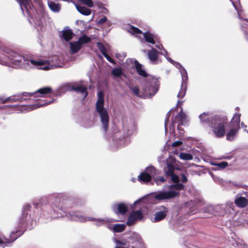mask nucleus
<instances>
[{"mask_svg":"<svg viewBox=\"0 0 248 248\" xmlns=\"http://www.w3.org/2000/svg\"><path fill=\"white\" fill-rule=\"evenodd\" d=\"M115 248H122L121 247H120V246H117Z\"/></svg>","mask_w":248,"mask_h":248,"instance_id":"nucleus-62","label":"nucleus"},{"mask_svg":"<svg viewBox=\"0 0 248 248\" xmlns=\"http://www.w3.org/2000/svg\"><path fill=\"white\" fill-rule=\"evenodd\" d=\"M105 22H107L108 24H110V21L108 20V19L106 16H103L100 19L97 21L98 25H101Z\"/></svg>","mask_w":248,"mask_h":248,"instance_id":"nucleus-45","label":"nucleus"},{"mask_svg":"<svg viewBox=\"0 0 248 248\" xmlns=\"http://www.w3.org/2000/svg\"><path fill=\"white\" fill-rule=\"evenodd\" d=\"M111 74L115 77H120L122 74V69L120 67L114 68L111 71Z\"/></svg>","mask_w":248,"mask_h":248,"instance_id":"nucleus-38","label":"nucleus"},{"mask_svg":"<svg viewBox=\"0 0 248 248\" xmlns=\"http://www.w3.org/2000/svg\"><path fill=\"white\" fill-rule=\"evenodd\" d=\"M95 108L96 115L99 116L103 130L106 133L108 128L109 118L108 113L104 108V94L102 92L98 93V100L96 103Z\"/></svg>","mask_w":248,"mask_h":248,"instance_id":"nucleus-4","label":"nucleus"},{"mask_svg":"<svg viewBox=\"0 0 248 248\" xmlns=\"http://www.w3.org/2000/svg\"><path fill=\"white\" fill-rule=\"evenodd\" d=\"M114 242L118 246H125L126 245V241L123 240V241H120L118 240L115 238H114Z\"/></svg>","mask_w":248,"mask_h":248,"instance_id":"nucleus-47","label":"nucleus"},{"mask_svg":"<svg viewBox=\"0 0 248 248\" xmlns=\"http://www.w3.org/2000/svg\"><path fill=\"white\" fill-rule=\"evenodd\" d=\"M235 109L237 110H239V108L238 107H236Z\"/></svg>","mask_w":248,"mask_h":248,"instance_id":"nucleus-63","label":"nucleus"},{"mask_svg":"<svg viewBox=\"0 0 248 248\" xmlns=\"http://www.w3.org/2000/svg\"><path fill=\"white\" fill-rule=\"evenodd\" d=\"M217 116H212L208 112H203L199 116L201 122L210 125Z\"/></svg>","mask_w":248,"mask_h":248,"instance_id":"nucleus-21","label":"nucleus"},{"mask_svg":"<svg viewBox=\"0 0 248 248\" xmlns=\"http://www.w3.org/2000/svg\"><path fill=\"white\" fill-rule=\"evenodd\" d=\"M127 30L131 33L136 34L137 36L138 34H142V31L140 29L131 25L127 27Z\"/></svg>","mask_w":248,"mask_h":248,"instance_id":"nucleus-34","label":"nucleus"},{"mask_svg":"<svg viewBox=\"0 0 248 248\" xmlns=\"http://www.w3.org/2000/svg\"><path fill=\"white\" fill-rule=\"evenodd\" d=\"M214 180L216 182H218V183H219L220 184L222 183V182H223V180L222 179H220V178H215Z\"/></svg>","mask_w":248,"mask_h":248,"instance_id":"nucleus-56","label":"nucleus"},{"mask_svg":"<svg viewBox=\"0 0 248 248\" xmlns=\"http://www.w3.org/2000/svg\"><path fill=\"white\" fill-rule=\"evenodd\" d=\"M97 45L98 46V48L101 51V52L102 53V54L104 56L105 55L107 54V49L105 47V46L101 43H97Z\"/></svg>","mask_w":248,"mask_h":248,"instance_id":"nucleus-42","label":"nucleus"},{"mask_svg":"<svg viewBox=\"0 0 248 248\" xmlns=\"http://www.w3.org/2000/svg\"><path fill=\"white\" fill-rule=\"evenodd\" d=\"M146 170L152 175L153 179L156 185L160 186L166 181V179L163 176H157L160 173V170L156 169L153 166H149L146 168Z\"/></svg>","mask_w":248,"mask_h":248,"instance_id":"nucleus-13","label":"nucleus"},{"mask_svg":"<svg viewBox=\"0 0 248 248\" xmlns=\"http://www.w3.org/2000/svg\"><path fill=\"white\" fill-rule=\"evenodd\" d=\"M66 198L67 195L64 193H54L48 195L47 197H41L39 200V203L41 204L42 212L39 218L47 222L53 218L66 217L65 214L74 212L66 210Z\"/></svg>","mask_w":248,"mask_h":248,"instance_id":"nucleus-1","label":"nucleus"},{"mask_svg":"<svg viewBox=\"0 0 248 248\" xmlns=\"http://www.w3.org/2000/svg\"><path fill=\"white\" fill-rule=\"evenodd\" d=\"M182 103H183V101H180V100H178L177 105H178L179 104H182Z\"/></svg>","mask_w":248,"mask_h":248,"instance_id":"nucleus-58","label":"nucleus"},{"mask_svg":"<svg viewBox=\"0 0 248 248\" xmlns=\"http://www.w3.org/2000/svg\"><path fill=\"white\" fill-rule=\"evenodd\" d=\"M116 57L117 59H118L120 61H123L122 55L120 54H116Z\"/></svg>","mask_w":248,"mask_h":248,"instance_id":"nucleus-55","label":"nucleus"},{"mask_svg":"<svg viewBox=\"0 0 248 248\" xmlns=\"http://www.w3.org/2000/svg\"><path fill=\"white\" fill-rule=\"evenodd\" d=\"M91 40V39L89 37H88L85 35H84L80 37L78 41L82 46L83 44L88 43V42H90Z\"/></svg>","mask_w":248,"mask_h":248,"instance_id":"nucleus-37","label":"nucleus"},{"mask_svg":"<svg viewBox=\"0 0 248 248\" xmlns=\"http://www.w3.org/2000/svg\"><path fill=\"white\" fill-rule=\"evenodd\" d=\"M181 177V181L183 183H186L187 181V177L184 174H182Z\"/></svg>","mask_w":248,"mask_h":248,"instance_id":"nucleus-53","label":"nucleus"},{"mask_svg":"<svg viewBox=\"0 0 248 248\" xmlns=\"http://www.w3.org/2000/svg\"><path fill=\"white\" fill-rule=\"evenodd\" d=\"M231 158V156H226V157H225V158H226V159H230Z\"/></svg>","mask_w":248,"mask_h":248,"instance_id":"nucleus-61","label":"nucleus"},{"mask_svg":"<svg viewBox=\"0 0 248 248\" xmlns=\"http://www.w3.org/2000/svg\"><path fill=\"white\" fill-rule=\"evenodd\" d=\"M130 126L131 129L127 130V134L128 135L132 134L136 130V126L134 123L131 124Z\"/></svg>","mask_w":248,"mask_h":248,"instance_id":"nucleus-46","label":"nucleus"},{"mask_svg":"<svg viewBox=\"0 0 248 248\" xmlns=\"http://www.w3.org/2000/svg\"><path fill=\"white\" fill-rule=\"evenodd\" d=\"M137 221V219L133 216L130 213L128 219L126 222V224L128 226H132L134 225Z\"/></svg>","mask_w":248,"mask_h":248,"instance_id":"nucleus-40","label":"nucleus"},{"mask_svg":"<svg viewBox=\"0 0 248 248\" xmlns=\"http://www.w3.org/2000/svg\"><path fill=\"white\" fill-rule=\"evenodd\" d=\"M107 60L111 63H114V62L113 59L108 54H106L104 56Z\"/></svg>","mask_w":248,"mask_h":248,"instance_id":"nucleus-50","label":"nucleus"},{"mask_svg":"<svg viewBox=\"0 0 248 248\" xmlns=\"http://www.w3.org/2000/svg\"><path fill=\"white\" fill-rule=\"evenodd\" d=\"M58 90L59 91H58L56 94H60L59 92L61 90H62V92L73 90L83 94L84 97H86L88 95L86 85L84 84V82L83 81L81 82L80 84L78 85L70 86L69 84L63 85H62Z\"/></svg>","mask_w":248,"mask_h":248,"instance_id":"nucleus-11","label":"nucleus"},{"mask_svg":"<svg viewBox=\"0 0 248 248\" xmlns=\"http://www.w3.org/2000/svg\"><path fill=\"white\" fill-rule=\"evenodd\" d=\"M179 157L184 160H189L193 158L192 155L188 153H181L179 155Z\"/></svg>","mask_w":248,"mask_h":248,"instance_id":"nucleus-39","label":"nucleus"},{"mask_svg":"<svg viewBox=\"0 0 248 248\" xmlns=\"http://www.w3.org/2000/svg\"><path fill=\"white\" fill-rule=\"evenodd\" d=\"M186 116L185 114L183 112V108H181L178 115L173 119L171 124L170 126V130L172 132L175 130L174 124H178V129H179V126L184 125L186 123Z\"/></svg>","mask_w":248,"mask_h":248,"instance_id":"nucleus-14","label":"nucleus"},{"mask_svg":"<svg viewBox=\"0 0 248 248\" xmlns=\"http://www.w3.org/2000/svg\"><path fill=\"white\" fill-rule=\"evenodd\" d=\"M240 113H235L233 114V117L232 118L231 121L230 122L229 125L230 126H233L236 127V128L240 129Z\"/></svg>","mask_w":248,"mask_h":248,"instance_id":"nucleus-25","label":"nucleus"},{"mask_svg":"<svg viewBox=\"0 0 248 248\" xmlns=\"http://www.w3.org/2000/svg\"><path fill=\"white\" fill-rule=\"evenodd\" d=\"M170 112H168V113L166 115V119H165V132H166L167 131V123L168 122H169V118L170 117Z\"/></svg>","mask_w":248,"mask_h":248,"instance_id":"nucleus-49","label":"nucleus"},{"mask_svg":"<svg viewBox=\"0 0 248 248\" xmlns=\"http://www.w3.org/2000/svg\"><path fill=\"white\" fill-rule=\"evenodd\" d=\"M182 144V141H175L172 144V146L173 147H176V146H180L181 144Z\"/></svg>","mask_w":248,"mask_h":248,"instance_id":"nucleus-52","label":"nucleus"},{"mask_svg":"<svg viewBox=\"0 0 248 248\" xmlns=\"http://www.w3.org/2000/svg\"><path fill=\"white\" fill-rule=\"evenodd\" d=\"M156 47L157 48H158L159 49H160V50H163V51H164V50H165L164 48H163V46L161 45V44H159V45H155ZM162 52L164 53V51H163Z\"/></svg>","mask_w":248,"mask_h":248,"instance_id":"nucleus-54","label":"nucleus"},{"mask_svg":"<svg viewBox=\"0 0 248 248\" xmlns=\"http://www.w3.org/2000/svg\"><path fill=\"white\" fill-rule=\"evenodd\" d=\"M234 203L239 208H244L248 205V200L243 197L237 195L235 197Z\"/></svg>","mask_w":248,"mask_h":248,"instance_id":"nucleus-23","label":"nucleus"},{"mask_svg":"<svg viewBox=\"0 0 248 248\" xmlns=\"http://www.w3.org/2000/svg\"><path fill=\"white\" fill-rule=\"evenodd\" d=\"M20 98H20V96H19V94H18L9 96L6 98H3L0 97V101H1L3 104H4V103H8L9 102H14L18 101H20Z\"/></svg>","mask_w":248,"mask_h":248,"instance_id":"nucleus-30","label":"nucleus"},{"mask_svg":"<svg viewBox=\"0 0 248 248\" xmlns=\"http://www.w3.org/2000/svg\"><path fill=\"white\" fill-rule=\"evenodd\" d=\"M20 5L23 14L27 16H31L32 5L31 0H16Z\"/></svg>","mask_w":248,"mask_h":248,"instance_id":"nucleus-16","label":"nucleus"},{"mask_svg":"<svg viewBox=\"0 0 248 248\" xmlns=\"http://www.w3.org/2000/svg\"><path fill=\"white\" fill-rule=\"evenodd\" d=\"M131 214L137 221L141 220L143 217V214L140 210L133 211Z\"/></svg>","mask_w":248,"mask_h":248,"instance_id":"nucleus-35","label":"nucleus"},{"mask_svg":"<svg viewBox=\"0 0 248 248\" xmlns=\"http://www.w3.org/2000/svg\"><path fill=\"white\" fill-rule=\"evenodd\" d=\"M118 135H119V133H115V135L114 136V137L115 138H116V137L118 136Z\"/></svg>","mask_w":248,"mask_h":248,"instance_id":"nucleus-60","label":"nucleus"},{"mask_svg":"<svg viewBox=\"0 0 248 248\" xmlns=\"http://www.w3.org/2000/svg\"><path fill=\"white\" fill-rule=\"evenodd\" d=\"M224 205H217L215 207V208L214 207V206L212 205H207L203 208V212L205 213H209V214H213L214 210H218L219 209H224Z\"/></svg>","mask_w":248,"mask_h":248,"instance_id":"nucleus-31","label":"nucleus"},{"mask_svg":"<svg viewBox=\"0 0 248 248\" xmlns=\"http://www.w3.org/2000/svg\"><path fill=\"white\" fill-rule=\"evenodd\" d=\"M144 52H147L148 57L152 63H155L157 55L160 54L161 52H158L155 48H152L150 50H145Z\"/></svg>","mask_w":248,"mask_h":248,"instance_id":"nucleus-24","label":"nucleus"},{"mask_svg":"<svg viewBox=\"0 0 248 248\" xmlns=\"http://www.w3.org/2000/svg\"><path fill=\"white\" fill-rule=\"evenodd\" d=\"M159 88V81L155 78L148 77L142 85L143 97L151 98L157 92Z\"/></svg>","mask_w":248,"mask_h":248,"instance_id":"nucleus-7","label":"nucleus"},{"mask_svg":"<svg viewBox=\"0 0 248 248\" xmlns=\"http://www.w3.org/2000/svg\"><path fill=\"white\" fill-rule=\"evenodd\" d=\"M164 52H161L160 55H164L167 60L172 63L177 68L181 74L182 77V83L181 89L177 94V97L179 98H183L186 93L187 89V84L188 81V75L186 70L182 66V65L178 62H174L173 60L168 57V54L166 50H164Z\"/></svg>","mask_w":248,"mask_h":248,"instance_id":"nucleus-5","label":"nucleus"},{"mask_svg":"<svg viewBox=\"0 0 248 248\" xmlns=\"http://www.w3.org/2000/svg\"><path fill=\"white\" fill-rule=\"evenodd\" d=\"M126 57V54H125V53H124V54H123V55L122 56L123 60V59H124V57Z\"/></svg>","mask_w":248,"mask_h":248,"instance_id":"nucleus-59","label":"nucleus"},{"mask_svg":"<svg viewBox=\"0 0 248 248\" xmlns=\"http://www.w3.org/2000/svg\"><path fill=\"white\" fill-rule=\"evenodd\" d=\"M138 179L141 181L148 183L151 181L153 177L152 175H151L150 172H148L146 169L145 172H141L139 176Z\"/></svg>","mask_w":248,"mask_h":248,"instance_id":"nucleus-27","label":"nucleus"},{"mask_svg":"<svg viewBox=\"0 0 248 248\" xmlns=\"http://www.w3.org/2000/svg\"><path fill=\"white\" fill-rule=\"evenodd\" d=\"M76 7L78 12L82 15L89 16L91 14V10L85 7L79 5H76Z\"/></svg>","mask_w":248,"mask_h":248,"instance_id":"nucleus-32","label":"nucleus"},{"mask_svg":"<svg viewBox=\"0 0 248 248\" xmlns=\"http://www.w3.org/2000/svg\"><path fill=\"white\" fill-rule=\"evenodd\" d=\"M129 88L132 91V92L136 95H139V89L137 86H134L132 85L129 86Z\"/></svg>","mask_w":248,"mask_h":248,"instance_id":"nucleus-43","label":"nucleus"},{"mask_svg":"<svg viewBox=\"0 0 248 248\" xmlns=\"http://www.w3.org/2000/svg\"><path fill=\"white\" fill-rule=\"evenodd\" d=\"M230 0L231 1L235 9L237 11L239 18L245 22L241 24V27L245 33L246 39L248 41V19L243 17L244 16V12L240 8L239 0Z\"/></svg>","mask_w":248,"mask_h":248,"instance_id":"nucleus-10","label":"nucleus"},{"mask_svg":"<svg viewBox=\"0 0 248 248\" xmlns=\"http://www.w3.org/2000/svg\"><path fill=\"white\" fill-rule=\"evenodd\" d=\"M125 225L124 224H116L113 227V230L115 232H121L124 230Z\"/></svg>","mask_w":248,"mask_h":248,"instance_id":"nucleus-36","label":"nucleus"},{"mask_svg":"<svg viewBox=\"0 0 248 248\" xmlns=\"http://www.w3.org/2000/svg\"><path fill=\"white\" fill-rule=\"evenodd\" d=\"M74 34L68 27L65 28L60 32V37L66 42H69L73 37Z\"/></svg>","mask_w":248,"mask_h":248,"instance_id":"nucleus-20","label":"nucleus"},{"mask_svg":"<svg viewBox=\"0 0 248 248\" xmlns=\"http://www.w3.org/2000/svg\"><path fill=\"white\" fill-rule=\"evenodd\" d=\"M229 130L225 134L226 137V140L228 141H232L236 139L240 128H236V127L230 126L229 125Z\"/></svg>","mask_w":248,"mask_h":248,"instance_id":"nucleus-19","label":"nucleus"},{"mask_svg":"<svg viewBox=\"0 0 248 248\" xmlns=\"http://www.w3.org/2000/svg\"><path fill=\"white\" fill-rule=\"evenodd\" d=\"M135 65L138 74L144 77H146L147 76V74L146 72L145 71L144 69L142 68V65L138 62V61H135Z\"/></svg>","mask_w":248,"mask_h":248,"instance_id":"nucleus-33","label":"nucleus"},{"mask_svg":"<svg viewBox=\"0 0 248 248\" xmlns=\"http://www.w3.org/2000/svg\"><path fill=\"white\" fill-rule=\"evenodd\" d=\"M216 165L220 169H224L227 166L228 163L227 162H221L216 164Z\"/></svg>","mask_w":248,"mask_h":248,"instance_id":"nucleus-48","label":"nucleus"},{"mask_svg":"<svg viewBox=\"0 0 248 248\" xmlns=\"http://www.w3.org/2000/svg\"><path fill=\"white\" fill-rule=\"evenodd\" d=\"M127 140L125 138L122 139H117L115 140H114L115 144H116V146L117 147H121L124 145L125 141Z\"/></svg>","mask_w":248,"mask_h":248,"instance_id":"nucleus-41","label":"nucleus"},{"mask_svg":"<svg viewBox=\"0 0 248 248\" xmlns=\"http://www.w3.org/2000/svg\"><path fill=\"white\" fill-rule=\"evenodd\" d=\"M143 36L145 42L151 43L152 44H155V41L157 39L156 37L154 34L151 33L149 31H146L143 33Z\"/></svg>","mask_w":248,"mask_h":248,"instance_id":"nucleus-28","label":"nucleus"},{"mask_svg":"<svg viewBox=\"0 0 248 248\" xmlns=\"http://www.w3.org/2000/svg\"><path fill=\"white\" fill-rule=\"evenodd\" d=\"M48 6L49 9L54 13H58L61 8V5L58 2L53 1V0H49L47 1Z\"/></svg>","mask_w":248,"mask_h":248,"instance_id":"nucleus-26","label":"nucleus"},{"mask_svg":"<svg viewBox=\"0 0 248 248\" xmlns=\"http://www.w3.org/2000/svg\"><path fill=\"white\" fill-rule=\"evenodd\" d=\"M170 176L171 180L174 184L168 186V188L178 192L180 195V191L184 189L185 186L180 183L179 177L177 175L174 173Z\"/></svg>","mask_w":248,"mask_h":248,"instance_id":"nucleus-15","label":"nucleus"},{"mask_svg":"<svg viewBox=\"0 0 248 248\" xmlns=\"http://www.w3.org/2000/svg\"><path fill=\"white\" fill-rule=\"evenodd\" d=\"M54 101V100H53V99H52L49 101H40L37 103H36V104L32 105L27 106H24V107H21V110L22 112H23L24 111H25V110L31 111V110L38 108L41 107L47 106L49 104L52 103Z\"/></svg>","mask_w":248,"mask_h":248,"instance_id":"nucleus-18","label":"nucleus"},{"mask_svg":"<svg viewBox=\"0 0 248 248\" xmlns=\"http://www.w3.org/2000/svg\"><path fill=\"white\" fill-rule=\"evenodd\" d=\"M154 217L151 218L152 222L156 223L163 220L167 216L169 210L165 206H157L154 209Z\"/></svg>","mask_w":248,"mask_h":248,"instance_id":"nucleus-12","label":"nucleus"},{"mask_svg":"<svg viewBox=\"0 0 248 248\" xmlns=\"http://www.w3.org/2000/svg\"><path fill=\"white\" fill-rule=\"evenodd\" d=\"M179 196V193L178 192L168 188V190L167 191L160 190L148 194L136 201L134 202L133 205H135L140 202L148 204L150 202L149 200L153 199L157 201H163L173 199Z\"/></svg>","mask_w":248,"mask_h":248,"instance_id":"nucleus-3","label":"nucleus"},{"mask_svg":"<svg viewBox=\"0 0 248 248\" xmlns=\"http://www.w3.org/2000/svg\"><path fill=\"white\" fill-rule=\"evenodd\" d=\"M34 207L36 209V211H38V206L39 205L37 204V203H34Z\"/></svg>","mask_w":248,"mask_h":248,"instance_id":"nucleus-57","label":"nucleus"},{"mask_svg":"<svg viewBox=\"0 0 248 248\" xmlns=\"http://www.w3.org/2000/svg\"><path fill=\"white\" fill-rule=\"evenodd\" d=\"M113 212L117 215H124L128 211V205L124 202H117L114 203L112 206Z\"/></svg>","mask_w":248,"mask_h":248,"instance_id":"nucleus-17","label":"nucleus"},{"mask_svg":"<svg viewBox=\"0 0 248 248\" xmlns=\"http://www.w3.org/2000/svg\"><path fill=\"white\" fill-rule=\"evenodd\" d=\"M227 124L228 121L226 118L217 116L209 126L212 129L215 136L217 138H221L225 135V127Z\"/></svg>","mask_w":248,"mask_h":248,"instance_id":"nucleus-8","label":"nucleus"},{"mask_svg":"<svg viewBox=\"0 0 248 248\" xmlns=\"http://www.w3.org/2000/svg\"><path fill=\"white\" fill-rule=\"evenodd\" d=\"M79 1L89 7H92L93 6V3L92 0H79Z\"/></svg>","mask_w":248,"mask_h":248,"instance_id":"nucleus-44","label":"nucleus"},{"mask_svg":"<svg viewBox=\"0 0 248 248\" xmlns=\"http://www.w3.org/2000/svg\"><path fill=\"white\" fill-rule=\"evenodd\" d=\"M240 128L244 129V131L246 132L248 134V130L246 129L247 125L242 122L240 124Z\"/></svg>","mask_w":248,"mask_h":248,"instance_id":"nucleus-51","label":"nucleus"},{"mask_svg":"<svg viewBox=\"0 0 248 248\" xmlns=\"http://www.w3.org/2000/svg\"><path fill=\"white\" fill-rule=\"evenodd\" d=\"M31 208V206L29 204L24 205L22 215L18 221V230L11 232L9 240L5 238L4 240L0 238V244L4 245L3 248L7 246L8 244L13 242L20 236L23 234L24 230H31L36 224V220L38 215L34 216L32 215Z\"/></svg>","mask_w":248,"mask_h":248,"instance_id":"nucleus-2","label":"nucleus"},{"mask_svg":"<svg viewBox=\"0 0 248 248\" xmlns=\"http://www.w3.org/2000/svg\"><path fill=\"white\" fill-rule=\"evenodd\" d=\"M69 43L70 47V53L72 54L78 52L82 47L78 41L74 42H69Z\"/></svg>","mask_w":248,"mask_h":248,"instance_id":"nucleus-29","label":"nucleus"},{"mask_svg":"<svg viewBox=\"0 0 248 248\" xmlns=\"http://www.w3.org/2000/svg\"><path fill=\"white\" fill-rule=\"evenodd\" d=\"M166 165V167L164 168V172L167 176H170L174 174L175 167L171 160H167Z\"/></svg>","mask_w":248,"mask_h":248,"instance_id":"nucleus-22","label":"nucleus"},{"mask_svg":"<svg viewBox=\"0 0 248 248\" xmlns=\"http://www.w3.org/2000/svg\"><path fill=\"white\" fill-rule=\"evenodd\" d=\"M66 217L70 220L77 221L80 222H85L87 221H95L96 225L100 226L104 224L105 222H113L117 220L108 217L105 218H94L92 217H85L83 216L81 212L76 211L72 212L69 213L68 214H65Z\"/></svg>","mask_w":248,"mask_h":248,"instance_id":"nucleus-6","label":"nucleus"},{"mask_svg":"<svg viewBox=\"0 0 248 248\" xmlns=\"http://www.w3.org/2000/svg\"><path fill=\"white\" fill-rule=\"evenodd\" d=\"M52 92V89L50 87H45L41 88L33 93L23 92L19 93L20 101H23L26 99H29L33 97L35 98L38 97H45L47 95Z\"/></svg>","mask_w":248,"mask_h":248,"instance_id":"nucleus-9","label":"nucleus"}]
</instances>
